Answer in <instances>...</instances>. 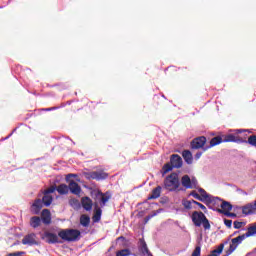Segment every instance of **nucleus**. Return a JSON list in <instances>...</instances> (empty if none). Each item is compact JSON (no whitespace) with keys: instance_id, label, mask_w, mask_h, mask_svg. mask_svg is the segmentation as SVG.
Segmentation results:
<instances>
[{"instance_id":"nucleus-1","label":"nucleus","mask_w":256,"mask_h":256,"mask_svg":"<svg viewBox=\"0 0 256 256\" xmlns=\"http://www.w3.org/2000/svg\"><path fill=\"white\" fill-rule=\"evenodd\" d=\"M221 143H249L252 147H256V135L249 136L247 140V132L245 130H234V133L212 138L209 147H206L204 151L211 149V147L221 145Z\"/></svg>"},{"instance_id":"nucleus-2","label":"nucleus","mask_w":256,"mask_h":256,"mask_svg":"<svg viewBox=\"0 0 256 256\" xmlns=\"http://www.w3.org/2000/svg\"><path fill=\"white\" fill-rule=\"evenodd\" d=\"M58 237L62 241H68V243H75L81 239V231L77 229H62L58 232Z\"/></svg>"},{"instance_id":"nucleus-3","label":"nucleus","mask_w":256,"mask_h":256,"mask_svg":"<svg viewBox=\"0 0 256 256\" xmlns=\"http://www.w3.org/2000/svg\"><path fill=\"white\" fill-rule=\"evenodd\" d=\"M183 167V158L179 156V154H172L170 156V163H166L162 167L163 174L169 173V171H173V169H181Z\"/></svg>"},{"instance_id":"nucleus-4","label":"nucleus","mask_w":256,"mask_h":256,"mask_svg":"<svg viewBox=\"0 0 256 256\" xmlns=\"http://www.w3.org/2000/svg\"><path fill=\"white\" fill-rule=\"evenodd\" d=\"M192 223L195 225V227H201V225H203L205 231H209V229H211L209 219H207V216H205L203 212L194 211L192 213Z\"/></svg>"},{"instance_id":"nucleus-5","label":"nucleus","mask_w":256,"mask_h":256,"mask_svg":"<svg viewBox=\"0 0 256 256\" xmlns=\"http://www.w3.org/2000/svg\"><path fill=\"white\" fill-rule=\"evenodd\" d=\"M179 185H181V182H179V174L175 172L168 175L164 180V187L167 191H177Z\"/></svg>"},{"instance_id":"nucleus-6","label":"nucleus","mask_w":256,"mask_h":256,"mask_svg":"<svg viewBox=\"0 0 256 256\" xmlns=\"http://www.w3.org/2000/svg\"><path fill=\"white\" fill-rule=\"evenodd\" d=\"M198 191L200 193L202 203H205V205H207L208 207H211V205H215L217 201L221 203V199L211 196V194H208L207 191H205V189L199 188Z\"/></svg>"},{"instance_id":"nucleus-7","label":"nucleus","mask_w":256,"mask_h":256,"mask_svg":"<svg viewBox=\"0 0 256 256\" xmlns=\"http://www.w3.org/2000/svg\"><path fill=\"white\" fill-rule=\"evenodd\" d=\"M86 179H95L96 181H102L103 179H107L109 174L104 171H93L84 173Z\"/></svg>"},{"instance_id":"nucleus-8","label":"nucleus","mask_w":256,"mask_h":256,"mask_svg":"<svg viewBox=\"0 0 256 256\" xmlns=\"http://www.w3.org/2000/svg\"><path fill=\"white\" fill-rule=\"evenodd\" d=\"M205 143H207V138L205 136L194 138L191 142V148L202 149V147L205 146Z\"/></svg>"},{"instance_id":"nucleus-9","label":"nucleus","mask_w":256,"mask_h":256,"mask_svg":"<svg viewBox=\"0 0 256 256\" xmlns=\"http://www.w3.org/2000/svg\"><path fill=\"white\" fill-rule=\"evenodd\" d=\"M42 239H45L46 243H49V245H54L55 243H61V241L59 240V236L51 232H45Z\"/></svg>"},{"instance_id":"nucleus-10","label":"nucleus","mask_w":256,"mask_h":256,"mask_svg":"<svg viewBox=\"0 0 256 256\" xmlns=\"http://www.w3.org/2000/svg\"><path fill=\"white\" fill-rule=\"evenodd\" d=\"M41 209H43V201H41V199H36L30 207L31 214L39 215V213H41Z\"/></svg>"},{"instance_id":"nucleus-11","label":"nucleus","mask_w":256,"mask_h":256,"mask_svg":"<svg viewBox=\"0 0 256 256\" xmlns=\"http://www.w3.org/2000/svg\"><path fill=\"white\" fill-rule=\"evenodd\" d=\"M22 244L23 245H38L37 243V235L35 233H31L26 235L23 239H22Z\"/></svg>"},{"instance_id":"nucleus-12","label":"nucleus","mask_w":256,"mask_h":256,"mask_svg":"<svg viewBox=\"0 0 256 256\" xmlns=\"http://www.w3.org/2000/svg\"><path fill=\"white\" fill-rule=\"evenodd\" d=\"M71 191L73 195H80L81 194V186L74 180L69 182L68 191Z\"/></svg>"},{"instance_id":"nucleus-13","label":"nucleus","mask_w":256,"mask_h":256,"mask_svg":"<svg viewBox=\"0 0 256 256\" xmlns=\"http://www.w3.org/2000/svg\"><path fill=\"white\" fill-rule=\"evenodd\" d=\"M40 219L44 225H51V211L49 209H43Z\"/></svg>"},{"instance_id":"nucleus-14","label":"nucleus","mask_w":256,"mask_h":256,"mask_svg":"<svg viewBox=\"0 0 256 256\" xmlns=\"http://www.w3.org/2000/svg\"><path fill=\"white\" fill-rule=\"evenodd\" d=\"M81 205L85 211H91L93 209V200L87 196L82 197Z\"/></svg>"},{"instance_id":"nucleus-15","label":"nucleus","mask_w":256,"mask_h":256,"mask_svg":"<svg viewBox=\"0 0 256 256\" xmlns=\"http://www.w3.org/2000/svg\"><path fill=\"white\" fill-rule=\"evenodd\" d=\"M221 209H217L218 213H223L224 215L226 213H229L231 209H233V205L227 201H222L220 204Z\"/></svg>"},{"instance_id":"nucleus-16","label":"nucleus","mask_w":256,"mask_h":256,"mask_svg":"<svg viewBox=\"0 0 256 256\" xmlns=\"http://www.w3.org/2000/svg\"><path fill=\"white\" fill-rule=\"evenodd\" d=\"M41 223H43V221L39 216H33L30 218V227H32V229H37L38 227H41Z\"/></svg>"},{"instance_id":"nucleus-17","label":"nucleus","mask_w":256,"mask_h":256,"mask_svg":"<svg viewBox=\"0 0 256 256\" xmlns=\"http://www.w3.org/2000/svg\"><path fill=\"white\" fill-rule=\"evenodd\" d=\"M182 157L188 165L193 163V154L189 150H184L182 152Z\"/></svg>"},{"instance_id":"nucleus-18","label":"nucleus","mask_w":256,"mask_h":256,"mask_svg":"<svg viewBox=\"0 0 256 256\" xmlns=\"http://www.w3.org/2000/svg\"><path fill=\"white\" fill-rule=\"evenodd\" d=\"M182 186L185 187V189H193V185H191V178L189 175H184L181 178Z\"/></svg>"},{"instance_id":"nucleus-19","label":"nucleus","mask_w":256,"mask_h":256,"mask_svg":"<svg viewBox=\"0 0 256 256\" xmlns=\"http://www.w3.org/2000/svg\"><path fill=\"white\" fill-rule=\"evenodd\" d=\"M161 186H157L152 190L151 195L148 196V199H159L161 197Z\"/></svg>"},{"instance_id":"nucleus-20","label":"nucleus","mask_w":256,"mask_h":256,"mask_svg":"<svg viewBox=\"0 0 256 256\" xmlns=\"http://www.w3.org/2000/svg\"><path fill=\"white\" fill-rule=\"evenodd\" d=\"M51 203H53V196L44 192V196L42 198V205H45V207H49Z\"/></svg>"},{"instance_id":"nucleus-21","label":"nucleus","mask_w":256,"mask_h":256,"mask_svg":"<svg viewBox=\"0 0 256 256\" xmlns=\"http://www.w3.org/2000/svg\"><path fill=\"white\" fill-rule=\"evenodd\" d=\"M140 243H141V247H140L141 253H143V255L153 256L151 251H149V248L147 247V243L145 242V240H140Z\"/></svg>"},{"instance_id":"nucleus-22","label":"nucleus","mask_w":256,"mask_h":256,"mask_svg":"<svg viewBox=\"0 0 256 256\" xmlns=\"http://www.w3.org/2000/svg\"><path fill=\"white\" fill-rule=\"evenodd\" d=\"M56 191L59 195H67V193H69V186H67V184H60L56 187Z\"/></svg>"},{"instance_id":"nucleus-23","label":"nucleus","mask_w":256,"mask_h":256,"mask_svg":"<svg viewBox=\"0 0 256 256\" xmlns=\"http://www.w3.org/2000/svg\"><path fill=\"white\" fill-rule=\"evenodd\" d=\"M90 223H91V218L88 215L83 214L80 216V224L82 225V227H89Z\"/></svg>"},{"instance_id":"nucleus-24","label":"nucleus","mask_w":256,"mask_h":256,"mask_svg":"<svg viewBox=\"0 0 256 256\" xmlns=\"http://www.w3.org/2000/svg\"><path fill=\"white\" fill-rule=\"evenodd\" d=\"M193 204L195 205V200H183L182 205L184 209H193Z\"/></svg>"},{"instance_id":"nucleus-25","label":"nucleus","mask_w":256,"mask_h":256,"mask_svg":"<svg viewBox=\"0 0 256 256\" xmlns=\"http://www.w3.org/2000/svg\"><path fill=\"white\" fill-rule=\"evenodd\" d=\"M253 235H256V226L248 227L247 232L244 234L246 239H247V237H253Z\"/></svg>"},{"instance_id":"nucleus-26","label":"nucleus","mask_w":256,"mask_h":256,"mask_svg":"<svg viewBox=\"0 0 256 256\" xmlns=\"http://www.w3.org/2000/svg\"><path fill=\"white\" fill-rule=\"evenodd\" d=\"M70 207H73V209H79L81 207V203L75 198H72L69 200Z\"/></svg>"},{"instance_id":"nucleus-27","label":"nucleus","mask_w":256,"mask_h":256,"mask_svg":"<svg viewBox=\"0 0 256 256\" xmlns=\"http://www.w3.org/2000/svg\"><path fill=\"white\" fill-rule=\"evenodd\" d=\"M101 213H102V210L101 208H98L96 211H95V214L93 216V220L94 221H101Z\"/></svg>"},{"instance_id":"nucleus-28","label":"nucleus","mask_w":256,"mask_h":256,"mask_svg":"<svg viewBox=\"0 0 256 256\" xmlns=\"http://www.w3.org/2000/svg\"><path fill=\"white\" fill-rule=\"evenodd\" d=\"M131 251L129 249H123L116 253V256H130Z\"/></svg>"},{"instance_id":"nucleus-29","label":"nucleus","mask_w":256,"mask_h":256,"mask_svg":"<svg viewBox=\"0 0 256 256\" xmlns=\"http://www.w3.org/2000/svg\"><path fill=\"white\" fill-rule=\"evenodd\" d=\"M98 195L101 196V206L104 207L107 201H109V196H105L102 192H99Z\"/></svg>"},{"instance_id":"nucleus-30","label":"nucleus","mask_w":256,"mask_h":256,"mask_svg":"<svg viewBox=\"0 0 256 256\" xmlns=\"http://www.w3.org/2000/svg\"><path fill=\"white\" fill-rule=\"evenodd\" d=\"M190 196L194 197V199H197L198 201L203 202V198H201V195H199V193H197V191L190 192Z\"/></svg>"},{"instance_id":"nucleus-31","label":"nucleus","mask_w":256,"mask_h":256,"mask_svg":"<svg viewBox=\"0 0 256 256\" xmlns=\"http://www.w3.org/2000/svg\"><path fill=\"white\" fill-rule=\"evenodd\" d=\"M190 185H192V189H197L199 184L197 183V178L190 179Z\"/></svg>"},{"instance_id":"nucleus-32","label":"nucleus","mask_w":256,"mask_h":256,"mask_svg":"<svg viewBox=\"0 0 256 256\" xmlns=\"http://www.w3.org/2000/svg\"><path fill=\"white\" fill-rule=\"evenodd\" d=\"M55 191H57V187L51 186L50 188L46 189L44 193H46L47 195H51V193H55Z\"/></svg>"},{"instance_id":"nucleus-33","label":"nucleus","mask_w":256,"mask_h":256,"mask_svg":"<svg viewBox=\"0 0 256 256\" xmlns=\"http://www.w3.org/2000/svg\"><path fill=\"white\" fill-rule=\"evenodd\" d=\"M192 256H201V247L200 246H197L193 253H192Z\"/></svg>"},{"instance_id":"nucleus-34","label":"nucleus","mask_w":256,"mask_h":256,"mask_svg":"<svg viewBox=\"0 0 256 256\" xmlns=\"http://www.w3.org/2000/svg\"><path fill=\"white\" fill-rule=\"evenodd\" d=\"M224 225H226V227H228V229H231V227L233 225V221L229 220V219H224Z\"/></svg>"},{"instance_id":"nucleus-35","label":"nucleus","mask_w":256,"mask_h":256,"mask_svg":"<svg viewBox=\"0 0 256 256\" xmlns=\"http://www.w3.org/2000/svg\"><path fill=\"white\" fill-rule=\"evenodd\" d=\"M194 205H197L199 208H201L202 209V211H207V207H205V205H203L202 203H200V202H197V201H195L194 202Z\"/></svg>"},{"instance_id":"nucleus-36","label":"nucleus","mask_w":256,"mask_h":256,"mask_svg":"<svg viewBox=\"0 0 256 256\" xmlns=\"http://www.w3.org/2000/svg\"><path fill=\"white\" fill-rule=\"evenodd\" d=\"M243 227V222L234 221V229H241Z\"/></svg>"},{"instance_id":"nucleus-37","label":"nucleus","mask_w":256,"mask_h":256,"mask_svg":"<svg viewBox=\"0 0 256 256\" xmlns=\"http://www.w3.org/2000/svg\"><path fill=\"white\" fill-rule=\"evenodd\" d=\"M156 214H152V215H148L144 218V223H149V221L151 219H153V217H155Z\"/></svg>"},{"instance_id":"nucleus-38","label":"nucleus","mask_w":256,"mask_h":256,"mask_svg":"<svg viewBox=\"0 0 256 256\" xmlns=\"http://www.w3.org/2000/svg\"><path fill=\"white\" fill-rule=\"evenodd\" d=\"M225 215H227V217H237V214L233 212H226Z\"/></svg>"},{"instance_id":"nucleus-39","label":"nucleus","mask_w":256,"mask_h":256,"mask_svg":"<svg viewBox=\"0 0 256 256\" xmlns=\"http://www.w3.org/2000/svg\"><path fill=\"white\" fill-rule=\"evenodd\" d=\"M201 155H203V153L201 152L196 153L195 159H201Z\"/></svg>"},{"instance_id":"nucleus-40","label":"nucleus","mask_w":256,"mask_h":256,"mask_svg":"<svg viewBox=\"0 0 256 256\" xmlns=\"http://www.w3.org/2000/svg\"><path fill=\"white\" fill-rule=\"evenodd\" d=\"M69 177H77V174H68V175L66 176V179H69Z\"/></svg>"},{"instance_id":"nucleus-41","label":"nucleus","mask_w":256,"mask_h":256,"mask_svg":"<svg viewBox=\"0 0 256 256\" xmlns=\"http://www.w3.org/2000/svg\"><path fill=\"white\" fill-rule=\"evenodd\" d=\"M52 110H53V108H48V109H47V111H52Z\"/></svg>"}]
</instances>
